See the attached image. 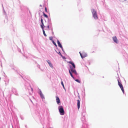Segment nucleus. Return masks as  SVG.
Wrapping results in <instances>:
<instances>
[{"instance_id":"obj_1","label":"nucleus","mask_w":128,"mask_h":128,"mask_svg":"<svg viewBox=\"0 0 128 128\" xmlns=\"http://www.w3.org/2000/svg\"><path fill=\"white\" fill-rule=\"evenodd\" d=\"M93 16L94 18L95 19H98V16L96 11L94 9H92L91 10Z\"/></svg>"},{"instance_id":"obj_2","label":"nucleus","mask_w":128,"mask_h":128,"mask_svg":"<svg viewBox=\"0 0 128 128\" xmlns=\"http://www.w3.org/2000/svg\"><path fill=\"white\" fill-rule=\"evenodd\" d=\"M59 109L60 114L62 115H64V111L63 107L62 106H60L59 107Z\"/></svg>"},{"instance_id":"obj_3","label":"nucleus","mask_w":128,"mask_h":128,"mask_svg":"<svg viewBox=\"0 0 128 128\" xmlns=\"http://www.w3.org/2000/svg\"><path fill=\"white\" fill-rule=\"evenodd\" d=\"M118 84L120 86V88L121 90H122L123 92L124 93V90L123 88V86L122 83L119 82V81L118 80Z\"/></svg>"},{"instance_id":"obj_4","label":"nucleus","mask_w":128,"mask_h":128,"mask_svg":"<svg viewBox=\"0 0 128 128\" xmlns=\"http://www.w3.org/2000/svg\"><path fill=\"white\" fill-rule=\"evenodd\" d=\"M70 67L71 69V70L72 72L74 73L75 74H77L76 72V70L74 68H72L71 66H70Z\"/></svg>"},{"instance_id":"obj_5","label":"nucleus","mask_w":128,"mask_h":128,"mask_svg":"<svg viewBox=\"0 0 128 128\" xmlns=\"http://www.w3.org/2000/svg\"><path fill=\"white\" fill-rule=\"evenodd\" d=\"M80 56L82 58H83L87 56V54L84 53H83L82 54H81L80 52Z\"/></svg>"},{"instance_id":"obj_6","label":"nucleus","mask_w":128,"mask_h":128,"mask_svg":"<svg viewBox=\"0 0 128 128\" xmlns=\"http://www.w3.org/2000/svg\"><path fill=\"white\" fill-rule=\"evenodd\" d=\"M113 40L114 41L116 42V43H118V40H117V38L116 36H114L112 38Z\"/></svg>"},{"instance_id":"obj_7","label":"nucleus","mask_w":128,"mask_h":128,"mask_svg":"<svg viewBox=\"0 0 128 128\" xmlns=\"http://www.w3.org/2000/svg\"><path fill=\"white\" fill-rule=\"evenodd\" d=\"M57 43H58V46L60 47V48L61 49H62L63 50V48L61 44H60V42H59V40H57Z\"/></svg>"},{"instance_id":"obj_8","label":"nucleus","mask_w":128,"mask_h":128,"mask_svg":"<svg viewBox=\"0 0 128 128\" xmlns=\"http://www.w3.org/2000/svg\"><path fill=\"white\" fill-rule=\"evenodd\" d=\"M56 101L57 102V103L58 104H59L60 102V100L58 96H56Z\"/></svg>"},{"instance_id":"obj_9","label":"nucleus","mask_w":128,"mask_h":128,"mask_svg":"<svg viewBox=\"0 0 128 128\" xmlns=\"http://www.w3.org/2000/svg\"><path fill=\"white\" fill-rule=\"evenodd\" d=\"M77 101V106L78 109H79L80 108V100H78Z\"/></svg>"},{"instance_id":"obj_10","label":"nucleus","mask_w":128,"mask_h":128,"mask_svg":"<svg viewBox=\"0 0 128 128\" xmlns=\"http://www.w3.org/2000/svg\"><path fill=\"white\" fill-rule=\"evenodd\" d=\"M47 62L48 64H49L51 68H52V64L50 62V60H48L47 61Z\"/></svg>"},{"instance_id":"obj_11","label":"nucleus","mask_w":128,"mask_h":128,"mask_svg":"<svg viewBox=\"0 0 128 128\" xmlns=\"http://www.w3.org/2000/svg\"><path fill=\"white\" fill-rule=\"evenodd\" d=\"M69 63L71 64L72 65L73 68H75V65L73 62L71 61H70L69 62Z\"/></svg>"},{"instance_id":"obj_12","label":"nucleus","mask_w":128,"mask_h":128,"mask_svg":"<svg viewBox=\"0 0 128 128\" xmlns=\"http://www.w3.org/2000/svg\"><path fill=\"white\" fill-rule=\"evenodd\" d=\"M43 15H44V17H46V18H48V16L44 12H43Z\"/></svg>"},{"instance_id":"obj_13","label":"nucleus","mask_w":128,"mask_h":128,"mask_svg":"<svg viewBox=\"0 0 128 128\" xmlns=\"http://www.w3.org/2000/svg\"><path fill=\"white\" fill-rule=\"evenodd\" d=\"M69 72L70 73V76H72V77L73 78H74V77L73 76L72 73H71V72L70 71V70H69Z\"/></svg>"},{"instance_id":"obj_14","label":"nucleus","mask_w":128,"mask_h":128,"mask_svg":"<svg viewBox=\"0 0 128 128\" xmlns=\"http://www.w3.org/2000/svg\"><path fill=\"white\" fill-rule=\"evenodd\" d=\"M40 94L41 97V98H44V96L43 95V94L42 93H40Z\"/></svg>"},{"instance_id":"obj_15","label":"nucleus","mask_w":128,"mask_h":128,"mask_svg":"<svg viewBox=\"0 0 128 128\" xmlns=\"http://www.w3.org/2000/svg\"><path fill=\"white\" fill-rule=\"evenodd\" d=\"M43 34H44V35L45 36H46V34H45V32H44V29H43Z\"/></svg>"},{"instance_id":"obj_16","label":"nucleus","mask_w":128,"mask_h":128,"mask_svg":"<svg viewBox=\"0 0 128 128\" xmlns=\"http://www.w3.org/2000/svg\"><path fill=\"white\" fill-rule=\"evenodd\" d=\"M41 23L44 26L43 20L42 19V18H41Z\"/></svg>"},{"instance_id":"obj_17","label":"nucleus","mask_w":128,"mask_h":128,"mask_svg":"<svg viewBox=\"0 0 128 128\" xmlns=\"http://www.w3.org/2000/svg\"><path fill=\"white\" fill-rule=\"evenodd\" d=\"M75 81L79 83H80V81L78 79L76 80Z\"/></svg>"},{"instance_id":"obj_18","label":"nucleus","mask_w":128,"mask_h":128,"mask_svg":"<svg viewBox=\"0 0 128 128\" xmlns=\"http://www.w3.org/2000/svg\"><path fill=\"white\" fill-rule=\"evenodd\" d=\"M52 42L56 46H57V45L56 43L53 40L52 41Z\"/></svg>"},{"instance_id":"obj_19","label":"nucleus","mask_w":128,"mask_h":128,"mask_svg":"<svg viewBox=\"0 0 128 128\" xmlns=\"http://www.w3.org/2000/svg\"><path fill=\"white\" fill-rule=\"evenodd\" d=\"M61 84L62 85V86H63L64 88V89H65V87H64V84H63V82L62 81L61 82Z\"/></svg>"},{"instance_id":"obj_20","label":"nucleus","mask_w":128,"mask_h":128,"mask_svg":"<svg viewBox=\"0 0 128 128\" xmlns=\"http://www.w3.org/2000/svg\"><path fill=\"white\" fill-rule=\"evenodd\" d=\"M45 10L46 12H48V11H47V9L46 7H45Z\"/></svg>"},{"instance_id":"obj_21","label":"nucleus","mask_w":128,"mask_h":128,"mask_svg":"<svg viewBox=\"0 0 128 128\" xmlns=\"http://www.w3.org/2000/svg\"><path fill=\"white\" fill-rule=\"evenodd\" d=\"M43 26H44L42 24V25H41V28L42 29V30L43 29V28H44V27H43Z\"/></svg>"},{"instance_id":"obj_22","label":"nucleus","mask_w":128,"mask_h":128,"mask_svg":"<svg viewBox=\"0 0 128 128\" xmlns=\"http://www.w3.org/2000/svg\"><path fill=\"white\" fill-rule=\"evenodd\" d=\"M58 53V54L61 55V54L60 52H59Z\"/></svg>"},{"instance_id":"obj_23","label":"nucleus","mask_w":128,"mask_h":128,"mask_svg":"<svg viewBox=\"0 0 128 128\" xmlns=\"http://www.w3.org/2000/svg\"><path fill=\"white\" fill-rule=\"evenodd\" d=\"M52 37L50 38V40H52Z\"/></svg>"},{"instance_id":"obj_24","label":"nucleus","mask_w":128,"mask_h":128,"mask_svg":"<svg viewBox=\"0 0 128 128\" xmlns=\"http://www.w3.org/2000/svg\"><path fill=\"white\" fill-rule=\"evenodd\" d=\"M48 28L49 29V26H48Z\"/></svg>"},{"instance_id":"obj_25","label":"nucleus","mask_w":128,"mask_h":128,"mask_svg":"<svg viewBox=\"0 0 128 128\" xmlns=\"http://www.w3.org/2000/svg\"><path fill=\"white\" fill-rule=\"evenodd\" d=\"M40 6H42V5H40Z\"/></svg>"}]
</instances>
